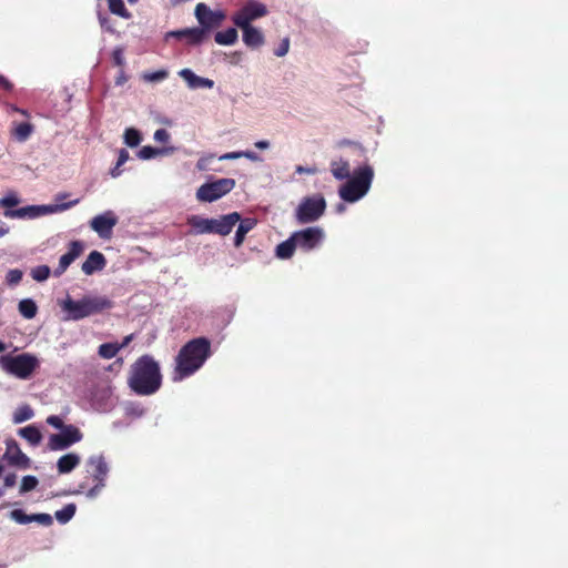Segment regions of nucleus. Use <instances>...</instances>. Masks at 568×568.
<instances>
[{"instance_id": "f257e3e1", "label": "nucleus", "mask_w": 568, "mask_h": 568, "mask_svg": "<svg viewBox=\"0 0 568 568\" xmlns=\"http://www.w3.org/2000/svg\"><path fill=\"white\" fill-rule=\"evenodd\" d=\"M128 386L139 396L153 395L161 388V368L153 356L145 354L135 359L130 367Z\"/></svg>"}, {"instance_id": "f03ea898", "label": "nucleus", "mask_w": 568, "mask_h": 568, "mask_svg": "<svg viewBox=\"0 0 568 568\" xmlns=\"http://www.w3.org/2000/svg\"><path fill=\"white\" fill-rule=\"evenodd\" d=\"M211 342L206 337H196L184 344L176 357L173 382H181L197 372L211 356Z\"/></svg>"}, {"instance_id": "7ed1b4c3", "label": "nucleus", "mask_w": 568, "mask_h": 568, "mask_svg": "<svg viewBox=\"0 0 568 568\" xmlns=\"http://www.w3.org/2000/svg\"><path fill=\"white\" fill-rule=\"evenodd\" d=\"M61 307L67 313V320L80 321L110 311L114 307V302L105 295H84L77 301L68 296Z\"/></svg>"}, {"instance_id": "20e7f679", "label": "nucleus", "mask_w": 568, "mask_h": 568, "mask_svg": "<svg viewBox=\"0 0 568 568\" xmlns=\"http://www.w3.org/2000/svg\"><path fill=\"white\" fill-rule=\"evenodd\" d=\"M85 479L78 485L77 493L95 498L105 487L109 466L103 455H92L85 460Z\"/></svg>"}, {"instance_id": "39448f33", "label": "nucleus", "mask_w": 568, "mask_h": 568, "mask_svg": "<svg viewBox=\"0 0 568 568\" xmlns=\"http://www.w3.org/2000/svg\"><path fill=\"white\" fill-rule=\"evenodd\" d=\"M374 179V170L371 165L358 166L338 190L339 197L349 203L361 200L367 194Z\"/></svg>"}, {"instance_id": "423d86ee", "label": "nucleus", "mask_w": 568, "mask_h": 568, "mask_svg": "<svg viewBox=\"0 0 568 568\" xmlns=\"http://www.w3.org/2000/svg\"><path fill=\"white\" fill-rule=\"evenodd\" d=\"M1 368L20 378L28 379L32 373L39 367V359L30 353L19 355H3L0 358Z\"/></svg>"}, {"instance_id": "0eeeda50", "label": "nucleus", "mask_w": 568, "mask_h": 568, "mask_svg": "<svg viewBox=\"0 0 568 568\" xmlns=\"http://www.w3.org/2000/svg\"><path fill=\"white\" fill-rule=\"evenodd\" d=\"M326 201L323 195L307 196L298 204L295 217L298 224H310L317 221L325 212Z\"/></svg>"}, {"instance_id": "6e6552de", "label": "nucleus", "mask_w": 568, "mask_h": 568, "mask_svg": "<svg viewBox=\"0 0 568 568\" xmlns=\"http://www.w3.org/2000/svg\"><path fill=\"white\" fill-rule=\"evenodd\" d=\"M235 187V180L223 178L202 184L196 191V197L201 202H214Z\"/></svg>"}, {"instance_id": "1a4fd4ad", "label": "nucleus", "mask_w": 568, "mask_h": 568, "mask_svg": "<svg viewBox=\"0 0 568 568\" xmlns=\"http://www.w3.org/2000/svg\"><path fill=\"white\" fill-rule=\"evenodd\" d=\"M292 235L295 240L296 247L305 253L318 248L325 239V232L320 226H308L293 232Z\"/></svg>"}, {"instance_id": "9d476101", "label": "nucleus", "mask_w": 568, "mask_h": 568, "mask_svg": "<svg viewBox=\"0 0 568 568\" xmlns=\"http://www.w3.org/2000/svg\"><path fill=\"white\" fill-rule=\"evenodd\" d=\"M83 438V434L81 430L74 425H67V427L62 428L59 434H52L48 440V447L50 450H64L81 442Z\"/></svg>"}, {"instance_id": "9b49d317", "label": "nucleus", "mask_w": 568, "mask_h": 568, "mask_svg": "<svg viewBox=\"0 0 568 568\" xmlns=\"http://www.w3.org/2000/svg\"><path fill=\"white\" fill-rule=\"evenodd\" d=\"M267 12L264 3L251 0L233 14L232 21L236 27L252 26L254 20L265 17Z\"/></svg>"}, {"instance_id": "f8f14e48", "label": "nucleus", "mask_w": 568, "mask_h": 568, "mask_svg": "<svg viewBox=\"0 0 568 568\" xmlns=\"http://www.w3.org/2000/svg\"><path fill=\"white\" fill-rule=\"evenodd\" d=\"M195 17L201 24V29H204L205 32L220 27L225 19L223 11H212L205 3L202 2L197 3L195 7Z\"/></svg>"}, {"instance_id": "ddd939ff", "label": "nucleus", "mask_w": 568, "mask_h": 568, "mask_svg": "<svg viewBox=\"0 0 568 568\" xmlns=\"http://www.w3.org/2000/svg\"><path fill=\"white\" fill-rule=\"evenodd\" d=\"M118 224V216L113 211H105L90 221V227L102 239H110L113 227Z\"/></svg>"}, {"instance_id": "4468645a", "label": "nucleus", "mask_w": 568, "mask_h": 568, "mask_svg": "<svg viewBox=\"0 0 568 568\" xmlns=\"http://www.w3.org/2000/svg\"><path fill=\"white\" fill-rule=\"evenodd\" d=\"M3 457L12 466L19 467L21 469H27L30 467V458L24 453H22L18 443L13 439L7 443V449Z\"/></svg>"}, {"instance_id": "2eb2a0df", "label": "nucleus", "mask_w": 568, "mask_h": 568, "mask_svg": "<svg viewBox=\"0 0 568 568\" xmlns=\"http://www.w3.org/2000/svg\"><path fill=\"white\" fill-rule=\"evenodd\" d=\"M83 252V245L79 241H72L69 245V251L60 257L59 265L53 271L54 277H60L70 264L78 258Z\"/></svg>"}, {"instance_id": "dca6fc26", "label": "nucleus", "mask_w": 568, "mask_h": 568, "mask_svg": "<svg viewBox=\"0 0 568 568\" xmlns=\"http://www.w3.org/2000/svg\"><path fill=\"white\" fill-rule=\"evenodd\" d=\"M239 221H241V214L237 212L222 215L220 219H212V234L229 235Z\"/></svg>"}, {"instance_id": "f3484780", "label": "nucleus", "mask_w": 568, "mask_h": 568, "mask_svg": "<svg viewBox=\"0 0 568 568\" xmlns=\"http://www.w3.org/2000/svg\"><path fill=\"white\" fill-rule=\"evenodd\" d=\"M10 518L20 525H27L34 521L41 526L48 527L53 523V519L49 514L27 515L22 509H13L10 513Z\"/></svg>"}, {"instance_id": "a211bd4d", "label": "nucleus", "mask_w": 568, "mask_h": 568, "mask_svg": "<svg viewBox=\"0 0 568 568\" xmlns=\"http://www.w3.org/2000/svg\"><path fill=\"white\" fill-rule=\"evenodd\" d=\"M242 30L243 42L251 49L260 48L265 42V37L261 30L253 26L239 27Z\"/></svg>"}, {"instance_id": "6ab92c4d", "label": "nucleus", "mask_w": 568, "mask_h": 568, "mask_svg": "<svg viewBox=\"0 0 568 568\" xmlns=\"http://www.w3.org/2000/svg\"><path fill=\"white\" fill-rule=\"evenodd\" d=\"M171 36L178 39H185L190 45H197L206 38V32L201 28H187L171 32Z\"/></svg>"}, {"instance_id": "aec40b11", "label": "nucleus", "mask_w": 568, "mask_h": 568, "mask_svg": "<svg viewBox=\"0 0 568 568\" xmlns=\"http://www.w3.org/2000/svg\"><path fill=\"white\" fill-rule=\"evenodd\" d=\"M106 260L99 251H92L87 260L82 263V272L87 275H92L94 272L101 271L105 267Z\"/></svg>"}, {"instance_id": "412c9836", "label": "nucleus", "mask_w": 568, "mask_h": 568, "mask_svg": "<svg viewBox=\"0 0 568 568\" xmlns=\"http://www.w3.org/2000/svg\"><path fill=\"white\" fill-rule=\"evenodd\" d=\"M179 75L181 78H183L190 88L192 89H195V88H212L214 82L207 78H201L199 75H196L192 70L190 69H182L180 72H179Z\"/></svg>"}, {"instance_id": "4be33fe9", "label": "nucleus", "mask_w": 568, "mask_h": 568, "mask_svg": "<svg viewBox=\"0 0 568 568\" xmlns=\"http://www.w3.org/2000/svg\"><path fill=\"white\" fill-rule=\"evenodd\" d=\"M81 463V457L75 453H69L61 456L57 462L59 474H69Z\"/></svg>"}, {"instance_id": "5701e85b", "label": "nucleus", "mask_w": 568, "mask_h": 568, "mask_svg": "<svg viewBox=\"0 0 568 568\" xmlns=\"http://www.w3.org/2000/svg\"><path fill=\"white\" fill-rule=\"evenodd\" d=\"M237 223H240V224L237 226V230H236V233L234 236V246L235 247H240L243 244L245 235L250 231H252L254 229V226L256 225V220L246 217L243 220L241 219V221H239Z\"/></svg>"}, {"instance_id": "b1692460", "label": "nucleus", "mask_w": 568, "mask_h": 568, "mask_svg": "<svg viewBox=\"0 0 568 568\" xmlns=\"http://www.w3.org/2000/svg\"><path fill=\"white\" fill-rule=\"evenodd\" d=\"M329 166L332 175L338 181H343L352 176L349 163L344 159L332 161Z\"/></svg>"}, {"instance_id": "393cba45", "label": "nucleus", "mask_w": 568, "mask_h": 568, "mask_svg": "<svg viewBox=\"0 0 568 568\" xmlns=\"http://www.w3.org/2000/svg\"><path fill=\"white\" fill-rule=\"evenodd\" d=\"M187 224L192 226L199 234L212 233V219H205L199 215H192L187 219Z\"/></svg>"}, {"instance_id": "a878e982", "label": "nucleus", "mask_w": 568, "mask_h": 568, "mask_svg": "<svg viewBox=\"0 0 568 568\" xmlns=\"http://www.w3.org/2000/svg\"><path fill=\"white\" fill-rule=\"evenodd\" d=\"M295 250H297L296 243L295 240L293 239V235L291 234V236L287 240L281 242L276 246L275 254L281 260H287L294 255Z\"/></svg>"}, {"instance_id": "bb28decb", "label": "nucleus", "mask_w": 568, "mask_h": 568, "mask_svg": "<svg viewBox=\"0 0 568 568\" xmlns=\"http://www.w3.org/2000/svg\"><path fill=\"white\" fill-rule=\"evenodd\" d=\"M19 435L29 442L32 446H37L42 440V434L34 425H28L19 429Z\"/></svg>"}, {"instance_id": "cd10ccee", "label": "nucleus", "mask_w": 568, "mask_h": 568, "mask_svg": "<svg viewBox=\"0 0 568 568\" xmlns=\"http://www.w3.org/2000/svg\"><path fill=\"white\" fill-rule=\"evenodd\" d=\"M239 34L235 28H229L224 31H219L214 36V40L221 45H231L237 41Z\"/></svg>"}, {"instance_id": "c85d7f7f", "label": "nucleus", "mask_w": 568, "mask_h": 568, "mask_svg": "<svg viewBox=\"0 0 568 568\" xmlns=\"http://www.w3.org/2000/svg\"><path fill=\"white\" fill-rule=\"evenodd\" d=\"M19 313L27 320L33 318L38 313V306L31 298H24L19 302Z\"/></svg>"}, {"instance_id": "c756f323", "label": "nucleus", "mask_w": 568, "mask_h": 568, "mask_svg": "<svg viewBox=\"0 0 568 568\" xmlns=\"http://www.w3.org/2000/svg\"><path fill=\"white\" fill-rule=\"evenodd\" d=\"M39 213L38 206H26L18 210H8L4 212V215L7 217H18V219H24V217H36Z\"/></svg>"}, {"instance_id": "7c9ffc66", "label": "nucleus", "mask_w": 568, "mask_h": 568, "mask_svg": "<svg viewBox=\"0 0 568 568\" xmlns=\"http://www.w3.org/2000/svg\"><path fill=\"white\" fill-rule=\"evenodd\" d=\"M33 131V125L31 123H28V122H21L19 124H17L13 129V136L19 141V142H24L29 139V136L31 135Z\"/></svg>"}, {"instance_id": "2f4dec72", "label": "nucleus", "mask_w": 568, "mask_h": 568, "mask_svg": "<svg viewBox=\"0 0 568 568\" xmlns=\"http://www.w3.org/2000/svg\"><path fill=\"white\" fill-rule=\"evenodd\" d=\"M108 7L111 13L116 14L123 19H130L131 13L125 8L123 0H108Z\"/></svg>"}, {"instance_id": "473e14b6", "label": "nucleus", "mask_w": 568, "mask_h": 568, "mask_svg": "<svg viewBox=\"0 0 568 568\" xmlns=\"http://www.w3.org/2000/svg\"><path fill=\"white\" fill-rule=\"evenodd\" d=\"M120 352L118 343H104L99 346L98 354L104 359H111Z\"/></svg>"}, {"instance_id": "72a5a7b5", "label": "nucleus", "mask_w": 568, "mask_h": 568, "mask_svg": "<svg viewBox=\"0 0 568 568\" xmlns=\"http://www.w3.org/2000/svg\"><path fill=\"white\" fill-rule=\"evenodd\" d=\"M123 138H124V143L130 148L138 146L142 141L141 133L134 128L126 129L124 131Z\"/></svg>"}, {"instance_id": "f704fd0d", "label": "nucleus", "mask_w": 568, "mask_h": 568, "mask_svg": "<svg viewBox=\"0 0 568 568\" xmlns=\"http://www.w3.org/2000/svg\"><path fill=\"white\" fill-rule=\"evenodd\" d=\"M77 507L74 504H68L62 509L55 511V518L59 523H68L75 514Z\"/></svg>"}, {"instance_id": "c9c22d12", "label": "nucleus", "mask_w": 568, "mask_h": 568, "mask_svg": "<svg viewBox=\"0 0 568 568\" xmlns=\"http://www.w3.org/2000/svg\"><path fill=\"white\" fill-rule=\"evenodd\" d=\"M33 417V410L29 405H24L19 407L14 415H13V422L16 424L23 423L26 420H29Z\"/></svg>"}, {"instance_id": "e433bc0d", "label": "nucleus", "mask_w": 568, "mask_h": 568, "mask_svg": "<svg viewBox=\"0 0 568 568\" xmlns=\"http://www.w3.org/2000/svg\"><path fill=\"white\" fill-rule=\"evenodd\" d=\"M50 267L48 265H39L31 270V276L37 282H43L50 276Z\"/></svg>"}, {"instance_id": "4c0bfd02", "label": "nucleus", "mask_w": 568, "mask_h": 568, "mask_svg": "<svg viewBox=\"0 0 568 568\" xmlns=\"http://www.w3.org/2000/svg\"><path fill=\"white\" fill-rule=\"evenodd\" d=\"M39 481L36 476L27 475L22 478L20 485V494L29 493L38 486Z\"/></svg>"}, {"instance_id": "58836bf2", "label": "nucleus", "mask_w": 568, "mask_h": 568, "mask_svg": "<svg viewBox=\"0 0 568 568\" xmlns=\"http://www.w3.org/2000/svg\"><path fill=\"white\" fill-rule=\"evenodd\" d=\"M23 273L21 270L13 268L7 273L6 281L10 286L18 285L22 280Z\"/></svg>"}, {"instance_id": "ea45409f", "label": "nucleus", "mask_w": 568, "mask_h": 568, "mask_svg": "<svg viewBox=\"0 0 568 568\" xmlns=\"http://www.w3.org/2000/svg\"><path fill=\"white\" fill-rule=\"evenodd\" d=\"M160 153H161V151L159 149H155L150 145H145L140 149V151L138 152V155L142 160H150Z\"/></svg>"}, {"instance_id": "a19ab883", "label": "nucleus", "mask_w": 568, "mask_h": 568, "mask_svg": "<svg viewBox=\"0 0 568 568\" xmlns=\"http://www.w3.org/2000/svg\"><path fill=\"white\" fill-rule=\"evenodd\" d=\"M112 61L114 65L119 68H124L125 59H124V49L122 47H116L112 51Z\"/></svg>"}, {"instance_id": "79ce46f5", "label": "nucleus", "mask_w": 568, "mask_h": 568, "mask_svg": "<svg viewBox=\"0 0 568 568\" xmlns=\"http://www.w3.org/2000/svg\"><path fill=\"white\" fill-rule=\"evenodd\" d=\"M169 73L165 70H159L152 73H145L143 79L149 82L162 81L168 78Z\"/></svg>"}, {"instance_id": "37998d69", "label": "nucleus", "mask_w": 568, "mask_h": 568, "mask_svg": "<svg viewBox=\"0 0 568 568\" xmlns=\"http://www.w3.org/2000/svg\"><path fill=\"white\" fill-rule=\"evenodd\" d=\"M290 50V39L284 38L280 43L278 48L274 51L276 57H284Z\"/></svg>"}, {"instance_id": "c03bdc74", "label": "nucleus", "mask_w": 568, "mask_h": 568, "mask_svg": "<svg viewBox=\"0 0 568 568\" xmlns=\"http://www.w3.org/2000/svg\"><path fill=\"white\" fill-rule=\"evenodd\" d=\"M47 423H48L50 426H52V427H54V428H57V429H60V430H61L62 428L67 427V425L63 423V420H62L59 416H57V415H50V416L47 418Z\"/></svg>"}, {"instance_id": "a18cd8bd", "label": "nucleus", "mask_w": 568, "mask_h": 568, "mask_svg": "<svg viewBox=\"0 0 568 568\" xmlns=\"http://www.w3.org/2000/svg\"><path fill=\"white\" fill-rule=\"evenodd\" d=\"M170 139V134L165 129H158L154 132V140L158 142L166 143Z\"/></svg>"}, {"instance_id": "49530a36", "label": "nucleus", "mask_w": 568, "mask_h": 568, "mask_svg": "<svg viewBox=\"0 0 568 568\" xmlns=\"http://www.w3.org/2000/svg\"><path fill=\"white\" fill-rule=\"evenodd\" d=\"M98 18H99V22H100V26L102 29H104L105 31H108L110 33L114 32V29L112 28V26L110 23V19L106 16L99 13Z\"/></svg>"}, {"instance_id": "de8ad7c7", "label": "nucleus", "mask_w": 568, "mask_h": 568, "mask_svg": "<svg viewBox=\"0 0 568 568\" xmlns=\"http://www.w3.org/2000/svg\"><path fill=\"white\" fill-rule=\"evenodd\" d=\"M19 200L16 196H6L0 200V206L2 207H13L18 205Z\"/></svg>"}, {"instance_id": "09e8293b", "label": "nucleus", "mask_w": 568, "mask_h": 568, "mask_svg": "<svg viewBox=\"0 0 568 568\" xmlns=\"http://www.w3.org/2000/svg\"><path fill=\"white\" fill-rule=\"evenodd\" d=\"M128 80H129V78L125 74L124 69L120 68L119 72H118V75L115 77V80H114L115 85L121 87L124 83H126Z\"/></svg>"}, {"instance_id": "8fccbe9b", "label": "nucleus", "mask_w": 568, "mask_h": 568, "mask_svg": "<svg viewBox=\"0 0 568 568\" xmlns=\"http://www.w3.org/2000/svg\"><path fill=\"white\" fill-rule=\"evenodd\" d=\"M3 483H4V487H7V488L13 487L17 483V475L14 473L7 474L4 476Z\"/></svg>"}, {"instance_id": "3c124183", "label": "nucleus", "mask_w": 568, "mask_h": 568, "mask_svg": "<svg viewBox=\"0 0 568 568\" xmlns=\"http://www.w3.org/2000/svg\"><path fill=\"white\" fill-rule=\"evenodd\" d=\"M130 158V154L129 152L125 150V149H121L119 151V156H118V166H122Z\"/></svg>"}, {"instance_id": "603ef678", "label": "nucleus", "mask_w": 568, "mask_h": 568, "mask_svg": "<svg viewBox=\"0 0 568 568\" xmlns=\"http://www.w3.org/2000/svg\"><path fill=\"white\" fill-rule=\"evenodd\" d=\"M0 88L7 92H10L13 90V84L6 77L0 74Z\"/></svg>"}, {"instance_id": "864d4df0", "label": "nucleus", "mask_w": 568, "mask_h": 568, "mask_svg": "<svg viewBox=\"0 0 568 568\" xmlns=\"http://www.w3.org/2000/svg\"><path fill=\"white\" fill-rule=\"evenodd\" d=\"M242 158L248 159L253 162H258L262 160L261 156L253 151H242Z\"/></svg>"}, {"instance_id": "5fc2aeb1", "label": "nucleus", "mask_w": 568, "mask_h": 568, "mask_svg": "<svg viewBox=\"0 0 568 568\" xmlns=\"http://www.w3.org/2000/svg\"><path fill=\"white\" fill-rule=\"evenodd\" d=\"M242 158V151L229 152L220 156V160H236Z\"/></svg>"}, {"instance_id": "6e6d98bb", "label": "nucleus", "mask_w": 568, "mask_h": 568, "mask_svg": "<svg viewBox=\"0 0 568 568\" xmlns=\"http://www.w3.org/2000/svg\"><path fill=\"white\" fill-rule=\"evenodd\" d=\"M133 338H134L133 334L125 336L123 338V341L120 344H118V347H120V349L126 347L133 341Z\"/></svg>"}, {"instance_id": "4d7b16f0", "label": "nucleus", "mask_w": 568, "mask_h": 568, "mask_svg": "<svg viewBox=\"0 0 568 568\" xmlns=\"http://www.w3.org/2000/svg\"><path fill=\"white\" fill-rule=\"evenodd\" d=\"M255 146L260 150H265L270 146V142L266 140H261V141L255 142Z\"/></svg>"}, {"instance_id": "13d9d810", "label": "nucleus", "mask_w": 568, "mask_h": 568, "mask_svg": "<svg viewBox=\"0 0 568 568\" xmlns=\"http://www.w3.org/2000/svg\"><path fill=\"white\" fill-rule=\"evenodd\" d=\"M296 172L300 173V174L301 173H314L315 170L314 169L304 168L302 165H298V166H296Z\"/></svg>"}, {"instance_id": "bf43d9fd", "label": "nucleus", "mask_w": 568, "mask_h": 568, "mask_svg": "<svg viewBox=\"0 0 568 568\" xmlns=\"http://www.w3.org/2000/svg\"><path fill=\"white\" fill-rule=\"evenodd\" d=\"M120 168L121 166H118V163H116L115 166L110 171V174L112 175V178H118L122 173Z\"/></svg>"}, {"instance_id": "052dcab7", "label": "nucleus", "mask_w": 568, "mask_h": 568, "mask_svg": "<svg viewBox=\"0 0 568 568\" xmlns=\"http://www.w3.org/2000/svg\"><path fill=\"white\" fill-rule=\"evenodd\" d=\"M79 203V200H74V201H71L69 203H64V204H61L59 206L60 210H67V209H70L71 206L75 205Z\"/></svg>"}, {"instance_id": "680f3d73", "label": "nucleus", "mask_w": 568, "mask_h": 568, "mask_svg": "<svg viewBox=\"0 0 568 568\" xmlns=\"http://www.w3.org/2000/svg\"><path fill=\"white\" fill-rule=\"evenodd\" d=\"M9 232V229L6 226L3 222H0V237L6 235Z\"/></svg>"}, {"instance_id": "e2e57ef3", "label": "nucleus", "mask_w": 568, "mask_h": 568, "mask_svg": "<svg viewBox=\"0 0 568 568\" xmlns=\"http://www.w3.org/2000/svg\"><path fill=\"white\" fill-rule=\"evenodd\" d=\"M241 57H242L241 52H234V53H233V60H234L235 62H237V61L241 59Z\"/></svg>"}, {"instance_id": "0e129e2a", "label": "nucleus", "mask_w": 568, "mask_h": 568, "mask_svg": "<svg viewBox=\"0 0 568 568\" xmlns=\"http://www.w3.org/2000/svg\"><path fill=\"white\" fill-rule=\"evenodd\" d=\"M345 210V205L344 204H338L337 205V212H343Z\"/></svg>"}, {"instance_id": "69168bd1", "label": "nucleus", "mask_w": 568, "mask_h": 568, "mask_svg": "<svg viewBox=\"0 0 568 568\" xmlns=\"http://www.w3.org/2000/svg\"><path fill=\"white\" fill-rule=\"evenodd\" d=\"M6 348H7V347H6V344H4L2 341H0V353H1V352H4V351H6Z\"/></svg>"}, {"instance_id": "338daca9", "label": "nucleus", "mask_w": 568, "mask_h": 568, "mask_svg": "<svg viewBox=\"0 0 568 568\" xmlns=\"http://www.w3.org/2000/svg\"><path fill=\"white\" fill-rule=\"evenodd\" d=\"M14 111L22 113L23 115H28L27 111L20 110L18 108H13Z\"/></svg>"}, {"instance_id": "774afa93", "label": "nucleus", "mask_w": 568, "mask_h": 568, "mask_svg": "<svg viewBox=\"0 0 568 568\" xmlns=\"http://www.w3.org/2000/svg\"><path fill=\"white\" fill-rule=\"evenodd\" d=\"M129 3L133 4V3H136L139 0H128Z\"/></svg>"}]
</instances>
